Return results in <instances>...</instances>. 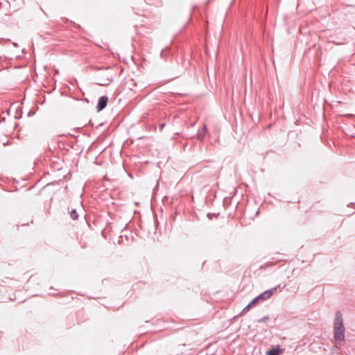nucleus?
Segmentation results:
<instances>
[{
	"label": "nucleus",
	"mask_w": 355,
	"mask_h": 355,
	"mask_svg": "<svg viewBox=\"0 0 355 355\" xmlns=\"http://www.w3.org/2000/svg\"><path fill=\"white\" fill-rule=\"evenodd\" d=\"M345 329L340 311L336 313L334 322V338L336 345L342 346L345 341Z\"/></svg>",
	"instance_id": "f257e3e1"
},
{
	"label": "nucleus",
	"mask_w": 355,
	"mask_h": 355,
	"mask_svg": "<svg viewBox=\"0 0 355 355\" xmlns=\"http://www.w3.org/2000/svg\"><path fill=\"white\" fill-rule=\"evenodd\" d=\"M276 290H277L276 288H272L270 290H267V291H264L263 293H261L257 297L259 300H262V301L266 300L269 299L274 294V293L276 291Z\"/></svg>",
	"instance_id": "f03ea898"
},
{
	"label": "nucleus",
	"mask_w": 355,
	"mask_h": 355,
	"mask_svg": "<svg viewBox=\"0 0 355 355\" xmlns=\"http://www.w3.org/2000/svg\"><path fill=\"white\" fill-rule=\"evenodd\" d=\"M108 98L106 96H101L98 101L96 109L98 112L103 110L107 105Z\"/></svg>",
	"instance_id": "7ed1b4c3"
},
{
	"label": "nucleus",
	"mask_w": 355,
	"mask_h": 355,
	"mask_svg": "<svg viewBox=\"0 0 355 355\" xmlns=\"http://www.w3.org/2000/svg\"><path fill=\"white\" fill-rule=\"evenodd\" d=\"M105 76H106L105 79L100 80V82L98 83L99 85L107 86L112 82V76L111 74H108V73L106 72Z\"/></svg>",
	"instance_id": "20e7f679"
},
{
	"label": "nucleus",
	"mask_w": 355,
	"mask_h": 355,
	"mask_svg": "<svg viewBox=\"0 0 355 355\" xmlns=\"http://www.w3.org/2000/svg\"><path fill=\"white\" fill-rule=\"evenodd\" d=\"M207 132V127L206 125H204L203 126V128L201 132H200L198 134V139H200V140H202L203 138L205 137L206 133Z\"/></svg>",
	"instance_id": "39448f33"
},
{
	"label": "nucleus",
	"mask_w": 355,
	"mask_h": 355,
	"mask_svg": "<svg viewBox=\"0 0 355 355\" xmlns=\"http://www.w3.org/2000/svg\"><path fill=\"white\" fill-rule=\"evenodd\" d=\"M279 349L278 348H272L266 352L267 355H279Z\"/></svg>",
	"instance_id": "423d86ee"
},
{
	"label": "nucleus",
	"mask_w": 355,
	"mask_h": 355,
	"mask_svg": "<svg viewBox=\"0 0 355 355\" xmlns=\"http://www.w3.org/2000/svg\"><path fill=\"white\" fill-rule=\"evenodd\" d=\"M70 216L73 220H76L78 218V215L76 209H73L70 213Z\"/></svg>",
	"instance_id": "0eeeda50"
},
{
	"label": "nucleus",
	"mask_w": 355,
	"mask_h": 355,
	"mask_svg": "<svg viewBox=\"0 0 355 355\" xmlns=\"http://www.w3.org/2000/svg\"><path fill=\"white\" fill-rule=\"evenodd\" d=\"M269 319H270L269 316L266 315V316H264V317H263V318H261L259 319V320H257V322H258L259 323L265 322H266V321L269 320Z\"/></svg>",
	"instance_id": "6e6552de"
},
{
	"label": "nucleus",
	"mask_w": 355,
	"mask_h": 355,
	"mask_svg": "<svg viewBox=\"0 0 355 355\" xmlns=\"http://www.w3.org/2000/svg\"><path fill=\"white\" fill-rule=\"evenodd\" d=\"M258 301H259L258 297H256L254 299H253L249 304H250V306H253L254 304H255Z\"/></svg>",
	"instance_id": "1a4fd4ad"
},
{
	"label": "nucleus",
	"mask_w": 355,
	"mask_h": 355,
	"mask_svg": "<svg viewBox=\"0 0 355 355\" xmlns=\"http://www.w3.org/2000/svg\"><path fill=\"white\" fill-rule=\"evenodd\" d=\"M252 307V306H250V304H248L242 311V313H246L250 308Z\"/></svg>",
	"instance_id": "9d476101"
}]
</instances>
